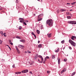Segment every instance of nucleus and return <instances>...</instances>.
<instances>
[{
  "mask_svg": "<svg viewBox=\"0 0 76 76\" xmlns=\"http://www.w3.org/2000/svg\"><path fill=\"white\" fill-rule=\"evenodd\" d=\"M46 23L48 24L49 26H52L53 25V20L50 19L48 20L47 21Z\"/></svg>",
  "mask_w": 76,
  "mask_h": 76,
  "instance_id": "obj_1",
  "label": "nucleus"
},
{
  "mask_svg": "<svg viewBox=\"0 0 76 76\" xmlns=\"http://www.w3.org/2000/svg\"><path fill=\"white\" fill-rule=\"evenodd\" d=\"M69 42L73 47H76V43L71 40H69Z\"/></svg>",
  "mask_w": 76,
  "mask_h": 76,
  "instance_id": "obj_2",
  "label": "nucleus"
},
{
  "mask_svg": "<svg viewBox=\"0 0 76 76\" xmlns=\"http://www.w3.org/2000/svg\"><path fill=\"white\" fill-rule=\"evenodd\" d=\"M68 23L69 24H72V25H76V22L75 21H68Z\"/></svg>",
  "mask_w": 76,
  "mask_h": 76,
  "instance_id": "obj_3",
  "label": "nucleus"
},
{
  "mask_svg": "<svg viewBox=\"0 0 76 76\" xmlns=\"http://www.w3.org/2000/svg\"><path fill=\"white\" fill-rule=\"evenodd\" d=\"M43 16V14H41L39 15L38 18V21H40L42 19V18H41L42 16Z\"/></svg>",
  "mask_w": 76,
  "mask_h": 76,
  "instance_id": "obj_4",
  "label": "nucleus"
},
{
  "mask_svg": "<svg viewBox=\"0 0 76 76\" xmlns=\"http://www.w3.org/2000/svg\"><path fill=\"white\" fill-rule=\"evenodd\" d=\"M19 20H20V22L21 23H23L24 22V18H19Z\"/></svg>",
  "mask_w": 76,
  "mask_h": 76,
  "instance_id": "obj_5",
  "label": "nucleus"
},
{
  "mask_svg": "<svg viewBox=\"0 0 76 76\" xmlns=\"http://www.w3.org/2000/svg\"><path fill=\"white\" fill-rule=\"evenodd\" d=\"M28 69H25L23 71H22L21 72L23 73H27L28 72Z\"/></svg>",
  "mask_w": 76,
  "mask_h": 76,
  "instance_id": "obj_6",
  "label": "nucleus"
},
{
  "mask_svg": "<svg viewBox=\"0 0 76 76\" xmlns=\"http://www.w3.org/2000/svg\"><path fill=\"white\" fill-rule=\"evenodd\" d=\"M66 71V68H64L63 69V70L61 71V73H63L64 72H65Z\"/></svg>",
  "mask_w": 76,
  "mask_h": 76,
  "instance_id": "obj_7",
  "label": "nucleus"
},
{
  "mask_svg": "<svg viewBox=\"0 0 76 76\" xmlns=\"http://www.w3.org/2000/svg\"><path fill=\"white\" fill-rule=\"evenodd\" d=\"M58 64H60V58H58Z\"/></svg>",
  "mask_w": 76,
  "mask_h": 76,
  "instance_id": "obj_8",
  "label": "nucleus"
},
{
  "mask_svg": "<svg viewBox=\"0 0 76 76\" xmlns=\"http://www.w3.org/2000/svg\"><path fill=\"white\" fill-rule=\"evenodd\" d=\"M51 57H52V59H55V55H52Z\"/></svg>",
  "mask_w": 76,
  "mask_h": 76,
  "instance_id": "obj_9",
  "label": "nucleus"
},
{
  "mask_svg": "<svg viewBox=\"0 0 76 76\" xmlns=\"http://www.w3.org/2000/svg\"><path fill=\"white\" fill-rule=\"evenodd\" d=\"M47 35L48 38H50L51 37V34H48Z\"/></svg>",
  "mask_w": 76,
  "mask_h": 76,
  "instance_id": "obj_10",
  "label": "nucleus"
},
{
  "mask_svg": "<svg viewBox=\"0 0 76 76\" xmlns=\"http://www.w3.org/2000/svg\"><path fill=\"white\" fill-rule=\"evenodd\" d=\"M21 72H15V74L16 75H18L20 74H21Z\"/></svg>",
  "mask_w": 76,
  "mask_h": 76,
  "instance_id": "obj_11",
  "label": "nucleus"
},
{
  "mask_svg": "<svg viewBox=\"0 0 76 76\" xmlns=\"http://www.w3.org/2000/svg\"><path fill=\"white\" fill-rule=\"evenodd\" d=\"M60 11L61 12H65V11H66V10L64 9H61L60 10Z\"/></svg>",
  "mask_w": 76,
  "mask_h": 76,
  "instance_id": "obj_12",
  "label": "nucleus"
},
{
  "mask_svg": "<svg viewBox=\"0 0 76 76\" xmlns=\"http://www.w3.org/2000/svg\"><path fill=\"white\" fill-rule=\"evenodd\" d=\"M42 44H39L38 45V47L39 48H42Z\"/></svg>",
  "mask_w": 76,
  "mask_h": 76,
  "instance_id": "obj_13",
  "label": "nucleus"
},
{
  "mask_svg": "<svg viewBox=\"0 0 76 76\" xmlns=\"http://www.w3.org/2000/svg\"><path fill=\"white\" fill-rule=\"evenodd\" d=\"M20 42H22L23 43L25 42V40L24 39L20 40Z\"/></svg>",
  "mask_w": 76,
  "mask_h": 76,
  "instance_id": "obj_14",
  "label": "nucleus"
},
{
  "mask_svg": "<svg viewBox=\"0 0 76 76\" xmlns=\"http://www.w3.org/2000/svg\"><path fill=\"white\" fill-rule=\"evenodd\" d=\"M75 73L76 72H74L72 74H71V76H74V75H75Z\"/></svg>",
  "mask_w": 76,
  "mask_h": 76,
  "instance_id": "obj_15",
  "label": "nucleus"
},
{
  "mask_svg": "<svg viewBox=\"0 0 76 76\" xmlns=\"http://www.w3.org/2000/svg\"><path fill=\"white\" fill-rule=\"evenodd\" d=\"M16 38H17L18 39H21V38L18 36H16Z\"/></svg>",
  "mask_w": 76,
  "mask_h": 76,
  "instance_id": "obj_16",
  "label": "nucleus"
},
{
  "mask_svg": "<svg viewBox=\"0 0 76 76\" xmlns=\"http://www.w3.org/2000/svg\"><path fill=\"white\" fill-rule=\"evenodd\" d=\"M58 51H59V49H57V50H55V52L56 53H58Z\"/></svg>",
  "mask_w": 76,
  "mask_h": 76,
  "instance_id": "obj_17",
  "label": "nucleus"
},
{
  "mask_svg": "<svg viewBox=\"0 0 76 76\" xmlns=\"http://www.w3.org/2000/svg\"><path fill=\"white\" fill-rule=\"evenodd\" d=\"M37 33L38 34H39V33H40V31H39V30H37Z\"/></svg>",
  "mask_w": 76,
  "mask_h": 76,
  "instance_id": "obj_18",
  "label": "nucleus"
},
{
  "mask_svg": "<svg viewBox=\"0 0 76 76\" xmlns=\"http://www.w3.org/2000/svg\"><path fill=\"white\" fill-rule=\"evenodd\" d=\"M71 4L72 5H73L75 4H76V2H73L71 3Z\"/></svg>",
  "mask_w": 76,
  "mask_h": 76,
  "instance_id": "obj_19",
  "label": "nucleus"
},
{
  "mask_svg": "<svg viewBox=\"0 0 76 76\" xmlns=\"http://www.w3.org/2000/svg\"><path fill=\"white\" fill-rule=\"evenodd\" d=\"M74 36H72L71 37L72 39V40H74Z\"/></svg>",
  "mask_w": 76,
  "mask_h": 76,
  "instance_id": "obj_20",
  "label": "nucleus"
},
{
  "mask_svg": "<svg viewBox=\"0 0 76 76\" xmlns=\"http://www.w3.org/2000/svg\"><path fill=\"white\" fill-rule=\"evenodd\" d=\"M64 42H65L64 40H63L61 41V43L62 44H64Z\"/></svg>",
  "mask_w": 76,
  "mask_h": 76,
  "instance_id": "obj_21",
  "label": "nucleus"
},
{
  "mask_svg": "<svg viewBox=\"0 0 76 76\" xmlns=\"http://www.w3.org/2000/svg\"><path fill=\"white\" fill-rule=\"evenodd\" d=\"M67 19H71V17L70 16H67Z\"/></svg>",
  "mask_w": 76,
  "mask_h": 76,
  "instance_id": "obj_22",
  "label": "nucleus"
},
{
  "mask_svg": "<svg viewBox=\"0 0 76 76\" xmlns=\"http://www.w3.org/2000/svg\"><path fill=\"white\" fill-rule=\"evenodd\" d=\"M22 29V26H19V30H20V29Z\"/></svg>",
  "mask_w": 76,
  "mask_h": 76,
  "instance_id": "obj_23",
  "label": "nucleus"
},
{
  "mask_svg": "<svg viewBox=\"0 0 76 76\" xmlns=\"http://www.w3.org/2000/svg\"><path fill=\"white\" fill-rule=\"evenodd\" d=\"M0 33L1 34V35H2V36H3V31H1L0 32Z\"/></svg>",
  "mask_w": 76,
  "mask_h": 76,
  "instance_id": "obj_24",
  "label": "nucleus"
},
{
  "mask_svg": "<svg viewBox=\"0 0 76 76\" xmlns=\"http://www.w3.org/2000/svg\"><path fill=\"white\" fill-rule=\"evenodd\" d=\"M66 4H67V5H68V6H70V3H67Z\"/></svg>",
  "mask_w": 76,
  "mask_h": 76,
  "instance_id": "obj_25",
  "label": "nucleus"
},
{
  "mask_svg": "<svg viewBox=\"0 0 76 76\" xmlns=\"http://www.w3.org/2000/svg\"><path fill=\"white\" fill-rule=\"evenodd\" d=\"M41 59V60L43 62V61H44V58H43V57Z\"/></svg>",
  "mask_w": 76,
  "mask_h": 76,
  "instance_id": "obj_26",
  "label": "nucleus"
},
{
  "mask_svg": "<svg viewBox=\"0 0 76 76\" xmlns=\"http://www.w3.org/2000/svg\"><path fill=\"white\" fill-rule=\"evenodd\" d=\"M24 22H28L29 21L28 20H24Z\"/></svg>",
  "mask_w": 76,
  "mask_h": 76,
  "instance_id": "obj_27",
  "label": "nucleus"
},
{
  "mask_svg": "<svg viewBox=\"0 0 76 76\" xmlns=\"http://www.w3.org/2000/svg\"><path fill=\"white\" fill-rule=\"evenodd\" d=\"M46 58H47V59H49L50 58V57H49V56H47L46 57Z\"/></svg>",
  "mask_w": 76,
  "mask_h": 76,
  "instance_id": "obj_28",
  "label": "nucleus"
},
{
  "mask_svg": "<svg viewBox=\"0 0 76 76\" xmlns=\"http://www.w3.org/2000/svg\"><path fill=\"white\" fill-rule=\"evenodd\" d=\"M47 73L48 74H49V73H50V71H47Z\"/></svg>",
  "mask_w": 76,
  "mask_h": 76,
  "instance_id": "obj_29",
  "label": "nucleus"
},
{
  "mask_svg": "<svg viewBox=\"0 0 76 76\" xmlns=\"http://www.w3.org/2000/svg\"><path fill=\"white\" fill-rule=\"evenodd\" d=\"M39 58H42V56H41V55H39Z\"/></svg>",
  "mask_w": 76,
  "mask_h": 76,
  "instance_id": "obj_30",
  "label": "nucleus"
},
{
  "mask_svg": "<svg viewBox=\"0 0 76 76\" xmlns=\"http://www.w3.org/2000/svg\"><path fill=\"white\" fill-rule=\"evenodd\" d=\"M27 53H29V54H30V53H31V52H30V51H29L28 50L27 51Z\"/></svg>",
  "mask_w": 76,
  "mask_h": 76,
  "instance_id": "obj_31",
  "label": "nucleus"
},
{
  "mask_svg": "<svg viewBox=\"0 0 76 76\" xmlns=\"http://www.w3.org/2000/svg\"><path fill=\"white\" fill-rule=\"evenodd\" d=\"M23 24H24V25H27V24H26V23H25V22H23Z\"/></svg>",
  "mask_w": 76,
  "mask_h": 76,
  "instance_id": "obj_32",
  "label": "nucleus"
},
{
  "mask_svg": "<svg viewBox=\"0 0 76 76\" xmlns=\"http://www.w3.org/2000/svg\"><path fill=\"white\" fill-rule=\"evenodd\" d=\"M69 12H66V14L67 15H69Z\"/></svg>",
  "mask_w": 76,
  "mask_h": 76,
  "instance_id": "obj_33",
  "label": "nucleus"
},
{
  "mask_svg": "<svg viewBox=\"0 0 76 76\" xmlns=\"http://www.w3.org/2000/svg\"><path fill=\"white\" fill-rule=\"evenodd\" d=\"M57 13H59V12H60V10H57Z\"/></svg>",
  "mask_w": 76,
  "mask_h": 76,
  "instance_id": "obj_34",
  "label": "nucleus"
},
{
  "mask_svg": "<svg viewBox=\"0 0 76 76\" xmlns=\"http://www.w3.org/2000/svg\"><path fill=\"white\" fill-rule=\"evenodd\" d=\"M22 45H18V47H20V48H21V47H22Z\"/></svg>",
  "mask_w": 76,
  "mask_h": 76,
  "instance_id": "obj_35",
  "label": "nucleus"
},
{
  "mask_svg": "<svg viewBox=\"0 0 76 76\" xmlns=\"http://www.w3.org/2000/svg\"><path fill=\"white\" fill-rule=\"evenodd\" d=\"M2 42H3V41L2 40H1L0 41V44H2Z\"/></svg>",
  "mask_w": 76,
  "mask_h": 76,
  "instance_id": "obj_36",
  "label": "nucleus"
},
{
  "mask_svg": "<svg viewBox=\"0 0 76 76\" xmlns=\"http://www.w3.org/2000/svg\"><path fill=\"white\" fill-rule=\"evenodd\" d=\"M17 51L18 53V54H20V51H19V50H17Z\"/></svg>",
  "mask_w": 76,
  "mask_h": 76,
  "instance_id": "obj_37",
  "label": "nucleus"
},
{
  "mask_svg": "<svg viewBox=\"0 0 76 76\" xmlns=\"http://www.w3.org/2000/svg\"><path fill=\"white\" fill-rule=\"evenodd\" d=\"M24 47V46L22 45V46H21V47L20 48H21L22 49H23V48Z\"/></svg>",
  "mask_w": 76,
  "mask_h": 76,
  "instance_id": "obj_38",
  "label": "nucleus"
},
{
  "mask_svg": "<svg viewBox=\"0 0 76 76\" xmlns=\"http://www.w3.org/2000/svg\"><path fill=\"white\" fill-rule=\"evenodd\" d=\"M10 44L11 45H13V43H12V42H10Z\"/></svg>",
  "mask_w": 76,
  "mask_h": 76,
  "instance_id": "obj_39",
  "label": "nucleus"
},
{
  "mask_svg": "<svg viewBox=\"0 0 76 76\" xmlns=\"http://www.w3.org/2000/svg\"><path fill=\"white\" fill-rule=\"evenodd\" d=\"M6 34V33H4L3 34V35L4 36V37H6V36L5 34Z\"/></svg>",
  "mask_w": 76,
  "mask_h": 76,
  "instance_id": "obj_40",
  "label": "nucleus"
},
{
  "mask_svg": "<svg viewBox=\"0 0 76 76\" xmlns=\"http://www.w3.org/2000/svg\"><path fill=\"white\" fill-rule=\"evenodd\" d=\"M16 50H19V49H18V47H17V46H16Z\"/></svg>",
  "mask_w": 76,
  "mask_h": 76,
  "instance_id": "obj_41",
  "label": "nucleus"
},
{
  "mask_svg": "<svg viewBox=\"0 0 76 76\" xmlns=\"http://www.w3.org/2000/svg\"><path fill=\"white\" fill-rule=\"evenodd\" d=\"M31 34H32V35H35V34H34V32H32L31 33Z\"/></svg>",
  "mask_w": 76,
  "mask_h": 76,
  "instance_id": "obj_42",
  "label": "nucleus"
},
{
  "mask_svg": "<svg viewBox=\"0 0 76 76\" xmlns=\"http://www.w3.org/2000/svg\"><path fill=\"white\" fill-rule=\"evenodd\" d=\"M45 61H45V60L44 61L43 63L44 64H45Z\"/></svg>",
  "mask_w": 76,
  "mask_h": 76,
  "instance_id": "obj_43",
  "label": "nucleus"
},
{
  "mask_svg": "<svg viewBox=\"0 0 76 76\" xmlns=\"http://www.w3.org/2000/svg\"><path fill=\"white\" fill-rule=\"evenodd\" d=\"M7 46H8V48H10V50H11V48H10V46H9V45H7Z\"/></svg>",
  "mask_w": 76,
  "mask_h": 76,
  "instance_id": "obj_44",
  "label": "nucleus"
},
{
  "mask_svg": "<svg viewBox=\"0 0 76 76\" xmlns=\"http://www.w3.org/2000/svg\"><path fill=\"white\" fill-rule=\"evenodd\" d=\"M15 64L13 65H12V67L13 68H15Z\"/></svg>",
  "mask_w": 76,
  "mask_h": 76,
  "instance_id": "obj_45",
  "label": "nucleus"
},
{
  "mask_svg": "<svg viewBox=\"0 0 76 76\" xmlns=\"http://www.w3.org/2000/svg\"><path fill=\"white\" fill-rule=\"evenodd\" d=\"M64 61H67V59H64Z\"/></svg>",
  "mask_w": 76,
  "mask_h": 76,
  "instance_id": "obj_46",
  "label": "nucleus"
},
{
  "mask_svg": "<svg viewBox=\"0 0 76 76\" xmlns=\"http://www.w3.org/2000/svg\"><path fill=\"white\" fill-rule=\"evenodd\" d=\"M29 73H30L31 74V75H32V72H31V71H30V72H29Z\"/></svg>",
  "mask_w": 76,
  "mask_h": 76,
  "instance_id": "obj_47",
  "label": "nucleus"
},
{
  "mask_svg": "<svg viewBox=\"0 0 76 76\" xmlns=\"http://www.w3.org/2000/svg\"><path fill=\"white\" fill-rule=\"evenodd\" d=\"M44 60H45V61H47V58L46 57H45L44 59Z\"/></svg>",
  "mask_w": 76,
  "mask_h": 76,
  "instance_id": "obj_48",
  "label": "nucleus"
},
{
  "mask_svg": "<svg viewBox=\"0 0 76 76\" xmlns=\"http://www.w3.org/2000/svg\"><path fill=\"white\" fill-rule=\"evenodd\" d=\"M42 61H40L39 62V63H42Z\"/></svg>",
  "mask_w": 76,
  "mask_h": 76,
  "instance_id": "obj_49",
  "label": "nucleus"
},
{
  "mask_svg": "<svg viewBox=\"0 0 76 76\" xmlns=\"http://www.w3.org/2000/svg\"><path fill=\"white\" fill-rule=\"evenodd\" d=\"M9 42H12V41H11L10 40H8Z\"/></svg>",
  "mask_w": 76,
  "mask_h": 76,
  "instance_id": "obj_50",
  "label": "nucleus"
},
{
  "mask_svg": "<svg viewBox=\"0 0 76 76\" xmlns=\"http://www.w3.org/2000/svg\"><path fill=\"white\" fill-rule=\"evenodd\" d=\"M69 48L70 50H72V47H69Z\"/></svg>",
  "mask_w": 76,
  "mask_h": 76,
  "instance_id": "obj_51",
  "label": "nucleus"
},
{
  "mask_svg": "<svg viewBox=\"0 0 76 76\" xmlns=\"http://www.w3.org/2000/svg\"><path fill=\"white\" fill-rule=\"evenodd\" d=\"M34 36L35 38H37V37H36V36L34 34Z\"/></svg>",
  "mask_w": 76,
  "mask_h": 76,
  "instance_id": "obj_52",
  "label": "nucleus"
},
{
  "mask_svg": "<svg viewBox=\"0 0 76 76\" xmlns=\"http://www.w3.org/2000/svg\"><path fill=\"white\" fill-rule=\"evenodd\" d=\"M4 59H2L1 60V61H4Z\"/></svg>",
  "mask_w": 76,
  "mask_h": 76,
  "instance_id": "obj_53",
  "label": "nucleus"
},
{
  "mask_svg": "<svg viewBox=\"0 0 76 76\" xmlns=\"http://www.w3.org/2000/svg\"><path fill=\"white\" fill-rule=\"evenodd\" d=\"M30 64V65H32L33 64L32 63H31Z\"/></svg>",
  "mask_w": 76,
  "mask_h": 76,
  "instance_id": "obj_54",
  "label": "nucleus"
},
{
  "mask_svg": "<svg viewBox=\"0 0 76 76\" xmlns=\"http://www.w3.org/2000/svg\"><path fill=\"white\" fill-rule=\"evenodd\" d=\"M74 38H75V39H76V36H74Z\"/></svg>",
  "mask_w": 76,
  "mask_h": 76,
  "instance_id": "obj_55",
  "label": "nucleus"
},
{
  "mask_svg": "<svg viewBox=\"0 0 76 76\" xmlns=\"http://www.w3.org/2000/svg\"><path fill=\"white\" fill-rule=\"evenodd\" d=\"M16 2L17 3H18V0H17Z\"/></svg>",
  "mask_w": 76,
  "mask_h": 76,
  "instance_id": "obj_56",
  "label": "nucleus"
},
{
  "mask_svg": "<svg viewBox=\"0 0 76 76\" xmlns=\"http://www.w3.org/2000/svg\"><path fill=\"white\" fill-rule=\"evenodd\" d=\"M39 42H40V41H38V43H39Z\"/></svg>",
  "mask_w": 76,
  "mask_h": 76,
  "instance_id": "obj_57",
  "label": "nucleus"
},
{
  "mask_svg": "<svg viewBox=\"0 0 76 76\" xmlns=\"http://www.w3.org/2000/svg\"><path fill=\"white\" fill-rule=\"evenodd\" d=\"M70 11H73V10H70Z\"/></svg>",
  "mask_w": 76,
  "mask_h": 76,
  "instance_id": "obj_58",
  "label": "nucleus"
},
{
  "mask_svg": "<svg viewBox=\"0 0 76 76\" xmlns=\"http://www.w3.org/2000/svg\"><path fill=\"white\" fill-rule=\"evenodd\" d=\"M38 61H39V62L40 60L39 59H38Z\"/></svg>",
  "mask_w": 76,
  "mask_h": 76,
  "instance_id": "obj_59",
  "label": "nucleus"
},
{
  "mask_svg": "<svg viewBox=\"0 0 76 76\" xmlns=\"http://www.w3.org/2000/svg\"><path fill=\"white\" fill-rule=\"evenodd\" d=\"M35 58V59H36V58H37V57H35V58Z\"/></svg>",
  "mask_w": 76,
  "mask_h": 76,
  "instance_id": "obj_60",
  "label": "nucleus"
},
{
  "mask_svg": "<svg viewBox=\"0 0 76 76\" xmlns=\"http://www.w3.org/2000/svg\"><path fill=\"white\" fill-rule=\"evenodd\" d=\"M34 16H35V14H34Z\"/></svg>",
  "mask_w": 76,
  "mask_h": 76,
  "instance_id": "obj_61",
  "label": "nucleus"
},
{
  "mask_svg": "<svg viewBox=\"0 0 76 76\" xmlns=\"http://www.w3.org/2000/svg\"><path fill=\"white\" fill-rule=\"evenodd\" d=\"M24 53H27V52L26 51H25L24 52Z\"/></svg>",
  "mask_w": 76,
  "mask_h": 76,
  "instance_id": "obj_62",
  "label": "nucleus"
},
{
  "mask_svg": "<svg viewBox=\"0 0 76 76\" xmlns=\"http://www.w3.org/2000/svg\"><path fill=\"white\" fill-rule=\"evenodd\" d=\"M69 56V55H66V56L67 57L68 56Z\"/></svg>",
  "mask_w": 76,
  "mask_h": 76,
  "instance_id": "obj_63",
  "label": "nucleus"
},
{
  "mask_svg": "<svg viewBox=\"0 0 76 76\" xmlns=\"http://www.w3.org/2000/svg\"><path fill=\"white\" fill-rule=\"evenodd\" d=\"M40 0H37L38 1H39Z\"/></svg>",
  "mask_w": 76,
  "mask_h": 76,
  "instance_id": "obj_64",
  "label": "nucleus"
}]
</instances>
